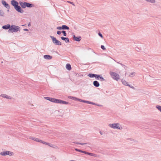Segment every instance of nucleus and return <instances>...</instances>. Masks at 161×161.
Segmentation results:
<instances>
[{"instance_id": "1", "label": "nucleus", "mask_w": 161, "mask_h": 161, "mask_svg": "<svg viewBox=\"0 0 161 161\" xmlns=\"http://www.w3.org/2000/svg\"><path fill=\"white\" fill-rule=\"evenodd\" d=\"M109 74L111 77L114 80L118 81L120 79L119 75L116 72L110 71Z\"/></svg>"}, {"instance_id": "2", "label": "nucleus", "mask_w": 161, "mask_h": 161, "mask_svg": "<svg viewBox=\"0 0 161 161\" xmlns=\"http://www.w3.org/2000/svg\"><path fill=\"white\" fill-rule=\"evenodd\" d=\"M108 126L109 127L114 129L121 130L122 129V127L121 125L118 123L109 124Z\"/></svg>"}, {"instance_id": "3", "label": "nucleus", "mask_w": 161, "mask_h": 161, "mask_svg": "<svg viewBox=\"0 0 161 161\" xmlns=\"http://www.w3.org/2000/svg\"><path fill=\"white\" fill-rule=\"evenodd\" d=\"M20 28L18 26L12 25L11 26L10 28L8 30V32H16L18 31H20Z\"/></svg>"}, {"instance_id": "4", "label": "nucleus", "mask_w": 161, "mask_h": 161, "mask_svg": "<svg viewBox=\"0 0 161 161\" xmlns=\"http://www.w3.org/2000/svg\"><path fill=\"white\" fill-rule=\"evenodd\" d=\"M29 138L31 139L34 141H35L36 142H39L42 143L43 144H46V145H47L50 147H53L51 145H50L49 143H47L45 142H44L43 141L41 140V139H40L39 138H36V137H34L33 136H30V137Z\"/></svg>"}, {"instance_id": "5", "label": "nucleus", "mask_w": 161, "mask_h": 161, "mask_svg": "<svg viewBox=\"0 0 161 161\" xmlns=\"http://www.w3.org/2000/svg\"><path fill=\"white\" fill-rule=\"evenodd\" d=\"M13 154L14 153L13 152L8 151H4L0 153V155L3 156H5L6 155L12 156Z\"/></svg>"}, {"instance_id": "6", "label": "nucleus", "mask_w": 161, "mask_h": 161, "mask_svg": "<svg viewBox=\"0 0 161 161\" xmlns=\"http://www.w3.org/2000/svg\"><path fill=\"white\" fill-rule=\"evenodd\" d=\"M50 37L52 40L53 43L55 45H61V43L58 40H57L56 38L54 36H50Z\"/></svg>"}, {"instance_id": "7", "label": "nucleus", "mask_w": 161, "mask_h": 161, "mask_svg": "<svg viewBox=\"0 0 161 161\" xmlns=\"http://www.w3.org/2000/svg\"><path fill=\"white\" fill-rule=\"evenodd\" d=\"M55 115L57 117H62L63 115V111L62 110H57L54 112Z\"/></svg>"}, {"instance_id": "8", "label": "nucleus", "mask_w": 161, "mask_h": 161, "mask_svg": "<svg viewBox=\"0 0 161 161\" xmlns=\"http://www.w3.org/2000/svg\"><path fill=\"white\" fill-rule=\"evenodd\" d=\"M55 103L64 104H69L68 102L65 101L60 99H56Z\"/></svg>"}, {"instance_id": "9", "label": "nucleus", "mask_w": 161, "mask_h": 161, "mask_svg": "<svg viewBox=\"0 0 161 161\" xmlns=\"http://www.w3.org/2000/svg\"><path fill=\"white\" fill-rule=\"evenodd\" d=\"M14 9L17 11L18 12L23 13L24 12V10L22 9L20 6L19 5L17 6L14 8Z\"/></svg>"}, {"instance_id": "10", "label": "nucleus", "mask_w": 161, "mask_h": 161, "mask_svg": "<svg viewBox=\"0 0 161 161\" xmlns=\"http://www.w3.org/2000/svg\"><path fill=\"white\" fill-rule=\"evenodd\" d=\"M11 4L14 7V8L19 5L18 3L14 0H13L11 1Z\"/></svg>"}, {"instance_id": "11", "label": "nucleus", "mask_w": 161, "mask_h": 161, "mask_svg": "<svg viewBox=\"0 0 161 161\" xmlns=\"http://www.w3.org/2000/svg\"><path fill=\"white\" fill-rule=\"evenodd\" d=\"M2 4L4 5L6 8L9 9L10 8V6L5 1L2 0Z\"/></svg>"}, {"instance_id": "12", "label": "nucleus", "mask_w": 161, "mask_h": 161, "mask_svg": "<svg viewBox=\"0 0 161 161\" xmlns=\"http://www.w3.org/2000/svg\"><path fill=\"white\" fill-rule=\"evenodd\" d=\"M121 81H122V83L124 85H125V86H129V87H130L131 88H133V87H131L129 84H128V83L125 80H124V79H122L121 80Z\"/></svg>"}, {"instance_id": "13", "label": "nucleus", "mask_w": 161, "mask_h": 161, "mask_svg": "<svg viewBox=\"0 0 161 161\" xmlns=\"http://www.w3.org/2000/svg\"><path fill=\"white\" fill-rule=\"evenodd\" d=\"M43 58L46 59L50 60L52 59L53 57L52 56L49 55H45L44 56Z\"/></svg>"}, {"instance_id": "14", "label": "nucleus", "mask_w": 161, "mask_h": 161, "mask_svg": "<svg viewBox=\"0 0 161 161\" xmlns=\"http://www.w3.org/2000/svg\"><path fill=\"white\" fill-rule=\"evenodd\" d=\"M11 26H10V25L9 24H7L3 26L2 28L4 29L7 30L9 29V30L11 27Z\"/></svg>"}, {"instance_id": "15", "label": "nucleus", "mask_w": 161, "mask_h": 161, "mask_svg": "<svg viewBox=\"0 0 161 161\" xmlns=\"http://www.w3.org/2000/svg\"><path fill=\"white\" fill-rule=\"evenodd\" d=\"M73 38L75 41L79 42L80 41L81 39V37L80 36L76 37L75 35L73 36Z\"/></svg>"}, {"instance_id": "16", "label": "nucleus", "mask_w": 161, "mask_h": 161, "mask_svg": "<svg viewBox=\"0 0 161 161\" xmlns=\"http://www.w3.org/2000/svg\"><path fill=\"white\" fill-rule=\"evenodd\" d=\"M25 3L26 2H19V3L20 5L23 8H25Z\"/></svg>"}, {"instance_id": "17", "label": "nucleus", "mask_w": 161, "mask_h": 161, "mask_svg": "<svg viewBox=\"0 0 161 161\" xmlns=\"http://www.w3.org/2000/svg\"><path fill=\"white\" fill-rule=\"evenodd\" d=\"M93 84L94 86L96 87H99L100 86L99 83L97 80L94 81Z\"/></svg>"}, {"instance_id": "18", "label": "nucleus", "mask_w": 161, "mask_h": 161, "mask_svg": "<svg viewBox=\"0 0 161 161\" xmlns=\"http://www.w3.org/2000/svg\"><path fill=\"white\" fill-rule=\"evenodd\" d=\"M1 96L3 98H5L8 99H11V97H10L8 96L5 94H3L1 95Z\"/></svg>"}, {"instance_id": "19", "label": "nucleus", "mask_w": 161, "mask_h": 161, "mask_svg": "<svg viewBox=\"0 0 161 161\" xmlns=\"http://www.w3.org/2000/svg\"><path fill=\"white\" fill-rule=\"evenodd\" d=\"M61 38L62 40L65 41L66 42H69V40L68 37H61Z\"/></svg>"}, {"instance_id": "20", "label": "nucleus", "mask_w": 161, "mask_h": 161, "mask_svg": "<svg viewBox=\"0 0 161 161\" xmlns=\"http://www.w3.org/2000/svg\"><path fill=\"white\" fill-rule=\"evenodd\" d=\"M25 8L26 7L28 8H31L33 6V4L26 2L25 3Z\"/></svg>"}, {"instance_id": "21", "label": "nucleus", "mask_w": 161, "mask_h": 161, "mask_svg": "<svg viewBox=\"0 0 161 161\" xmlns=\"http://www.w3.org/2000/svg\"><path fill=\"white\" fill-rule=\"evenodd\" d=\"M66 68L67 69L70 70L71 69V65L69 64H67L66 66Z\"/></svg>"}, {"instance_id": "22", "label": "nucleus", "mask_w": 161, "mask_h": 161, "mask_svg": "<svg viewBox=\"0 0 161 161\" xmlns=\"http://www.w3.org/2000/svg\"><path fill=\"white\" fill-rule=\"evenodd\" d=\"M62 27L63 30H69V28L66 25H62Z\"/></svg>"}, {"instance_id": "23", "label": "nucleus", "mask_w": 161, "mask_h": 161, "mask_svg": "<svg viewBox=\"0 0 161 161\" xmlns=\"http://www.w3.org/2000/svg\"><path fill=\"white\" fill-rule=\"evenodd\" d=\"M136 73L134 72L130 73L129 75V76L130 77H132L135 75Z\"/></svg>"}, {"instance_id": "24", "label": "nucleus", "mask_w": 161, "mask_h": 161, "mask_svg": "<svg viewBox=\"0 0 161 161\" xmlns=\"http://www.w3.org/2000/svg\"><path fill=\"white\" fill-rule=\"evenodd\" d=\"M68 98H69L72 99L74 100H76L77 99V97H73V96H68Z\"/></svg>"}, {"instance_id": "25", "label": "nucleus", "mask_w": 161, "mask_h": 161, "mask_svg": "<svg viewBox=\"0 0 161 161\" xmlns=\"http://www.w3.org/2000/svg\"><path fill=\"white\" fill-rule=\"evenodd\" d=\"M95 75L96 74H95L90 73L88 74V76L90 78H93L94 77H95Z\"/></svg>"}, {"instance_id": "26", "label": "nucleus", "mask_w": 161, "mask_h": 161, "mask_svg": "<svg viewBox=\"0 0 161 161\" xmlns=\"http://www.w3.org/2000/svg\"><path fill=\"white\" fill-rule=\"evenodd\" d=\"M156 108L161 112V106L157 105L156 106Z\"/></svg>"}, {"instance_id": "27", "label": "nucleus", "mask_w": 161, "mask_h": 161, "mask_svg": "<svg viewBox=\"0 0 161 161\" xmlns=\"http://www.w3.org/2000/svg\"><path fill=\"white\" fill-rule=\"evenodd\" d=\"M4 12H3V11L2 10H0V16H4Z\"/></svg>"}, {"instance_id": "28", "label": "nucleus", "mask_w": 161, "mask_h": 161, "mask_svg": "<svg viewBox=\"0 0 161 161\" xmlns=\"http://www.w3.org/2000/svg\"><path fill=\"white\" fill-rule=\"evenodd\" d=\"M100 76L101 75H99L96 74L95 77L96 78V79L98 80L100 78Z\"/></svg>"}, {"instance_id": "29", "label": "nucleus", "mask_w": 161, "mask_h": 161, "mask_svg": "<svg viewBox=\"0 0 161 161\" xmlns=\"http://www.w3.org/2000/svg\"><path fill=\"white\" fill-rule=\"evenodd\" d=\"M84 103H87L88 104H93V102H92L89 101H86V100H85V101L84 102Z\"/></svg>"}, {"instance_id": "30", "label": "nucleus", "mask_w": 161, "mask_h": 161, "mask_svg": "<svg viewBox=\"0 0 161 161\" xmlns=\"http://www.w3.org/2000/svg\"><path fill=\"white\" fill-rule=\"evenodd\" d=\"M87 154L89 155L90 156H95V154H94L93 153H90L87 152Z\"/></svg>"}, {"instance_id": "31", "label": "nucleus", "mask_w": 161, "mask_h": 161, "mask_svg": "<svg viewBox=\"0 0 161 161\" xmlns=\"http://www.w3.org/2000/svg\"><path fill=\"white\" fill-rule=\"evenodd\" d=\"M44 98L45 99H46L47 100H49V101H50L52 97H44Z\"/></svg>"}, {"instance_id": "32", "label": "nucleus", "mask_w": 161, "mask_h": 161, "mask_svg": "<svg viewBox=\"0 0 161 161\" xmlns=\"http://www.w3.org/2000/svg\"><path fill=\"white\" fill-rule=\"evenodd\" d=\"M93 104H92V105H96L98 106H99V107H102L103 106L102 105H100V104H97V103H95L93 102Z\"/></svg>"}, {"instance_id": "33", "label": "nucleus", "mask_w": 161, "mask_h": 161, "mask_svg": "<svg viewBox=\"0 0 161 161\" xmlns=\"http://www.w3.org/2000/svg\"><path fill=\"white\" fill-rule=\"evenodd\" d=\"M76 100L79 101L80 102H83V103H84V102L85 101V100H82L81 99L78 98H77Z\"/></svg>"}, {"instance_id": "34", "label": "nucleus", "mask_w": 161, "mask_h": 161, "mask_svg": "<svg viewBox=\"0 0 161 161\" xmlns=\"http://www.w3.org/2000/svg\"><path fill=\"white\" fill-rule=\"evenodd\" d=\"M61 33L63 34V35L64 36H67V34L66 33L65 31H62Z\"/></svg>"}, {"instance_id": "35", "label": "nucleus", "mask_w": 161, "mask_h": 161, "mask_svg": "<svg viewBox=\"0 0 161 161\" xmlns=\"http://www.w3.org/2000/svg\"><path fill=\"white\" fill-rule=\"evenodd\" d=\"M56 99L54 98H52L51 100V102L55 103Z\"/></svg>"}, {"instance_id": "36", "label": "nucleus", "mask_w": 161, "mask_h": 161, "mask_svg": "<svg viewBox=\"0 0 161 161\" xmlns=\"http://www.w3.org/2000/svg\"><path fill=\"white\" fill-rule=\"evenodd\" d=\"M100 80L101 81H103L105 80V79L104 78L101 76H100Z\"/></svg>"}, {"instance_id": "37", "label": "nucleus", "mask_w": 161, "mask_h": 161, "mask_svg": "<svg viewBox=\"0 0 161 161\" xmlns=\"http://www.w3.org/2000/svg\"><path fill=\"white\" fill-rule=\"evenodd\" d=\"M57 29L59 30H61L62 29V27L58 26L56 28Z\"/></svg>"}, {"instance_id": "38", "label": "nucleus", "mask_w": 161, "mask_h": 161, "mask_svg": "<svg viewBox=\"0 0 161 161\" xmlns=\"http://www.w3.org/2000/svg\"><path fill=\"white\" fill-rule=\"evenodd\" d=\"M75 143L77 144H80V145H83L86 144V143H79V142H76Z\"/></svg>"}, {"instance_id": "39", "label": "nucleus", "mask_w": 161, "mask_h": 161, "mask_svg": "<svg viewBox=\"0 0 161 161\" xmlns=\"http://www.w3.org/2000/svg\"><path fill=\"white\" fill-rule=\"evenodd\" d=\"M101 48L103 50H105L106 48H105V47L103 45H101Z\"/></svg>"}, {"instance_id": "40", "label": "nucleus", "mask_w": 161, "mask_h": 161, "mask_svg": "<svg viewBox=\"0 0 161 161\" xmlns=\"http://www.w3.org/2000/svg\"><path fill=\"white\" fill-rule=\"evenodd\" d=\"M75 150H76L77 151H78V152H79L80 153H81V152H82V150H80V149H79L77 148H75Z\"/></svg>"}, {"instance_id": "41", "label": "nucleus", "mask_w": 161, "mask_h": 161, "mask_svg": "<svg viewBox=\"0 0 161 161\" xmlns=\"http://www.w3.org/2000/svg\"><path fill=\"white\" fill-rule=\"evenodd\" d=\"M67 2L72 4L74 6H75V5L74 4V3L73 2H70V1H67Z\"/></svg>"}, {"instance_id": "42", "label": "nucleus", "mask_w": 161, "mask_h": 161, "mask_svg": "<svg viewBox=\"0 0 161 161\" xmlns=\"http://www.w3.org/2000/svg\"><path fill=\"white\" fill-rule=\"evenodd\" d=\"M98 35L99 36H100L102 38H103V36L102 34L100 33H98Z\"/></svg>"}, {"instance_id": "43", "label": "nucleus", "mask_w": 161, "mask_h": 161, "mask_svg": "<svg viewBox=\"0 0 161 161\" xmlns=\"http://www.w3.org/2000/svg\"><path fill=\"white\" fill-rule=\"evenodd\" d=\"M61 32L60 31H57V34L58 35H60L61 33Z\"/></svg>"}, {"instance_id": "44", "label": "nucleus", "mask_w": 161, "mask_h": 161, "mask_svg": "<svg viewBox=\"0 0 161 161\" xmlns=\"http://www.w3.org/2000/svg\"><path fill=\"white\" fill-rule=\"evenodd\" d=\"M81 153L87 154V152L85 151H82Z\"/></svg>"}, {"instance_id": "45", "label": "nucleus", "mask_w": 161, "mask_h": 161, "mask_svg": "<svg viewBox=\"0 0 161 161\" xmlns=\"http://www.w3.org/2000/svg\"><path fill=\"white\" fill-rule=\"evenodd\" d=\"M23 30L24 31H29L27 29H25Z\"/></svg>"}, {"instance_id": "46", "label": "nucleus", "mask_w": 161, "mask_h": 161, "mask_svg": "<svg viewBox=\"0 0 161 161\" xmlns=\"http://www.w3.org/2000/svg\"><path fill=\"white\" fill-rule=\"evenodd\" d=\"M99 133H100V134L101 135H103V132L101 131H100L99 132Z\"/></svg>"}, {"instance_id": "47", "label": "nucleus", "mask_w": 161, "mask_h": 161, "mask_svg": "<svg viewBox=\"0 0 161 161\" xmlns=\"http://www.w3.org/2000/svg\"><path fill=\"white\" fill-rule=\"evenodd\" d=\"M119 64H121V65H123V64H121V63H119Z\"/></svg>"}, {"instance_id": "48", "label": "nucleus", "mask_w": 161, "mask_h": 161, "mask_svg": "<svg viewBox=\"0 0 161 161\" xmlns=\"http://www.w3.org/2000/svg\"><path fill=\"white\" fill-rule=\"evenodd\" d=\"M30 24H28V26H30Z\"/></svg>"}, {"instance_id": "49", "label": "nucleus", "mask_w": 161, "mask_h": 161, "mask_svg": "<svg viewBox=\"0 0 161 161\" xmlns=\"http://www.w3.org/2000/svg\"><path fill=\"white\" fill-rule=\"evenodd\" d=\"M22 26H25V25H22Z\"/></svg>"}]
</instances>
